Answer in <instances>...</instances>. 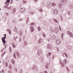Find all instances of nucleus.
<instances>
[{"instance_id":"obj_1","label":"nucleus","mask_w":73,"mask_h":73,"mask_svg":"<svg viewBox=\"0 0 73 73\" xmlns=\"http://www.w3.org/2000/svg\"><path fill=\"white\" fill-rule=\"evenodd\" d=\"M61 2H59L58 3V8L60 9H61L62 7V4H64L65 5L66 4V2H67V0H61Z\"/></svg>"},{"instance_id":"obj_2","label":"nucleus","mask_w":73,"mask_h":73,"mask_svg":"<svg viewBox=\"0 0 73 73\" xmlns=\"http://www.w3.org/2000/svg\"><path fill=\"white\" fill-rule=\"evenodd\" d=\"M50 32H54L56 33H58V30H59V28L58 27H56L55 28V29H53V28H50Z\"/></svg>"},{"instance_id":"obj_3","label":"nucleus","mask_w":73,"mask_h":73,"mask_svg":"<svg viewBox=\"0 0 73 73\" xmlns=\"http://www.w3.org/2000/svg\"><path fill=\"white\" fill-rule=\"evenodd\" d=\"M4 35L5 36L4 37H2V42L3 45L5 46V44H6V41L5 39L6 38V36H7V35L4 34Z\"/></svg>"},{"instance_id":"obj_4","label":"nucleus","mask_w":73,"mask_h":73,"mask_svg":"<svg viewBox=\"0 0 73 73\" xmlns=\"http://www.w3.org/2000/svg\"><path fill=\"white\" fill-rule=\"evenodd\" d=\"M16 55L17 57H20V55L19 54V53L18 52H16L15 53H14L13 54V56L14 58H16Z\"/></svg>"},{"instance_id":"obj_5","label":"nucleus","mask_w":73,"mask_h":73,"mask_svg":"<svg viewBox=\"0 0 73 73\" xmlns=\"http://www.w3.org/2000/svg\"><path fill=\"white\" fill-rule=\"evenodd\" d=\"M46 6L47 7L49 8H51V7H52V4L50 2H47L46 4Z\"/></svg>"},{"instance_id":"obj_6","label":"nucleus","mask_w":73,"mask_h":73,"mask_svg":"<svg viewBox=\"0 0 73 73\" xmlns=\"http://www.w3.org/2000/svg\"><path fill=\"white\" fill-rule=\"evenodd\" d=\"M47 48L48 49H52L53 48V47L52 45L50 44H48L47 45Z\"/></svg>"},{"instance_id":"obj_7","label":"nucleus","mask_w":73,"mask_h":73,"mask_svg":"<svg viewBox=\"0 0 73 73\" xmlns=\"http://www.w3.org/2000/svg\"><path fill=\"white\" fill-rule=\"evenodd\" d=\"M42 53V50L41 49H39L38 50V52L37 53V54L38 55V56H40V55L41 54V53Z\"/></svg>"},{"instance_id":"obj_8","label":"nucleus","mask_w":73,"mask_h":73,"mask_svg":"<svg viewBox=\"0 0 73 73\" xmlns=\"http://www.w3.org/2000/svg\"><path fill=\"white\" fill-rule=\"evenodd\" d=\"M68 33L69 35V36L71 37H73V34H72V32H70V31H68Z\"/></svg>"},{"instance_id":"obj_9","label":"nucleus","mask_w":73,"mask_h":73,"mask_svg":"<svg viewBox=\"0 0 73 73\" xmlns=\"http://www.w3.org/2000/svg\"><path fill=\"white\" fill-rule=\"evenodd\" d=\"M58 10L57 9H55L54 11V13L55 15L58 14Z\"/></svg>"},{"instance_id":"obj_10","label":"nucleus","mask_w":73,"mask_h":73,"mask_svg":"<svg viewBox=\"0 0 73 73\" xmlns=\"http://www.w3.org/2000/svg\"><path fill=\"white\" fill-rule=\"evenodd\" d=\"M60 42H61V41L59 39L57 40L56 41V43L57 45H59L60 44Z\"/></svg>"},{"instance_id":"obj_11","label":"nucleus","mask_w":73,"mask_h":73,"mask_svg":"<svg viewBox=\"0 0 73 73\" xmlns=\"http://www.w3.org/2000/svg\"><path fill=\"white\" fill-rule=\"evenodd\" d=\"M30 29L31 32H33L34 31V28L33 26H31L30 27Z\"/></svg>"},{"instance_id":"obj_12","label":"nucleus","mask_w":73,"mask_h":73,"mask_svg":"<svg viewBox=\"0 0 73 73\" xmlns=\"http://www.w3.org/2000/svg\"><path fill=\"white\" fill-rule=\"evenodd\" d=\"M25 9L24 8H21V9L20 12H24Z\"/></svg>"},{"instance_id":"obj_13","label":"nucleus","mask_w":73,"mask_h":73,"mask_svg":"<svg viewBox=\"0 0 73 73\" xmlns=\"http://www.w3.org/2000/svg\"><path fill=\"white\" fill-rule=\"evenodd\" d=\"M35 69V70H38V68L37 67L33 66L31 69L32 70H34Z\"/></svg>"},{"instance_id":"obj_14","label":"nucleus","mask_w":73,"mask_h":73,"mask_svg":"<svg viewBox=\"0 0 73 73\" xmlns=\"http://www.w3.org/2000/svg\"><path fill=\"white\" fill-rule=\"evenodd\" d=\"M52 38L53 40H56V39H57V38H56V36L54 35L52 36Z\"/></svg>"},{"instance_id":"obj_15","label":"nucleus","mask_w":73,"mask_h":73,"mask_svg":"<svg viewBox=\"0 0 73 73\" xmlns=\"http://www.w3.org/2000/svg\"><path fill=\"white\" fill-rule=\"evenodd\" d=\"M42 39L40 38L39 40L38 43L39 44H41V43H42Z\"/></svg>"},{"instance_id":"obj_16","label":"nucleus","mask_w":73,"mask_h":73,"mask_svg":"<svg viewBox=\"0 0 73 73\" xmlns=\"http://www.w3.org/2000/svg\"><path fill=\"white\" fill-rule=\"evenodd\" d=\"M3 7L5 8H6L7 9H11V7H9L7 5L4 6Z\"/></svg>"},{"instance_id":"obj_17","label":"nucleus","mask_w":73,"mask_h":73,"mask_svg":"<svg viewBox=\"0 0 73 73\" xmlns=\"http://www.w3.org/2000/svg\"><path fill=\"white\" fill-rule=\"evenodd\" d=\"M39 60L40 61V62H43V58H38Z\"/></svg>"},{"instance_id":"obj_18","label":"nucleus","mask_w":73,"mask_h":73,"mask_svg":"<svg viewBox=\"0 0 73 73\" xmlns=\"http://www.w3.org/2000/svg\"><path fill=\"white\" fill-rule=\"evenodd\" d=\"M60 64H61L62 67H64L65 66V65H64V63H62L61 61H60Z\"/></svg>"},{"instance_id":"obj_19","label":"nucleus","mask_w":73,"mask_h":73,"mask_svg":"<svg viewBox=\"0 0 73 73\" xmlns=\"http://www.w3.org/2000/svg\"><path fill=\"white\" fill-rule=\"evenodd\" d=\"M11 62H12V64H13L14 65L15 64V60L13 59H11Z\"/></svg>"},{"instance_id":"obj_20","label":"nucleus","mask_w":73,"mask_h":73,"mask_svg":"<svg viewBox=\"0 0 73 73\" xmlns=\"http://www.w3.org/2000/svg\"><path fill=\"white\" fill-rule=\"evenodd\" d=\"M69 7L70 9H72L73 8V5L70 4L69 5Z\"/></svg>"},{"instance_id":"obj_21","label":"nucleus","mask_w":73,"mask_h":73,"mask_svg":"<svg viewBox=\"0 0 73 73\" xmlns=\"http://www.w3.org/2000/svg\"><path fill=\"white\" fill-rule=\"evenodd\" d=\"M23 32H22V31H19V35L20 36H22L23 35Z\"/></svg>"},{"instance_id":"obj_22","label":"nucleus","mask_w":73,"mask_h":73,"mask_svg":"<svg viewBox=\"0 0 73 73\" xmlns=\"http://www.w3.org/2000/svg\"><path fill=\"white\" fill-rule=\"evenodd\" d=\"M52 5L54 7L56 5V3H55L54 2H52Z\"/></svg>"},{"instance_id":"obj_23","label":"nucleus","mask_w":73,"mask_h":73,"mask_svg":"<svg viewBox=\"0 0 73 73\" xmlns=\"http://www.w3.org/2000/svg\"><path fill=\"white\" fill-rule=\"evenodd\" d=\"M51 54V53L50 52H48V53L47 54V56L48 57V55L49 57H50V56Z\"/></svg>"},{"instance_id":"obj_24","label":"nucleus","mask_w":73,"mask_h":73,"mask_svg":"<svg viewBox=\"0 0 73 73\" xmlns=\"http://www.w3.org/2000/svg\"><path fill=\"white\" fill-rule=\"evenodd\" d=\"M63 61L64 62V64H66V59H65Z\"/></svg>"},{"instance_id":"obj_25","label":"nucleus","mask_w":73,"mask_h":73,"mask_svg":"<svg viewBox=\"0 0 73 73\" xmlns=\"http://www.w3.org/2000/svg\"><path fill=\"white\" fill-rule=\"evenodd\" d=\"M14 31H15L16 32V33H17V29H16V28L15 27L13 29Z\"/></svg>"},{"instance_id":"obj_26","label":"nucleus","mask_w":73,"mask_h":73,"mask_svg":"<svg viewBox=\"0 0 73 73\" xmlns=\"http://www.w3.org/2000/svg\"><path fill=\"white\" fill-rule=\"evenodd\" d=\"M50 40H51V38L50 37H49V38H48L47 39L48 42L50 41Z\"/></svg>"},{"instance_id":"obj_27","label":"nucleus","mask_w":73,"mask_h":73,"mask_svg":"<svg viewBox=\"0 0 73 73\" xmlns=\"http://www.w3.org/2000/svg\"><path fill=\"white\" fill-rule=\"evenodd\" d=\"M63 37H64V34H62L61 38H62V40L64 39V38H63Z\"/></svg>"},{"instance_id":"obj_28","label":"nucleus","mask_w":73,"mask_h":73,"mask_svg":"<svg viewBox=\"0 0 73 73\" xmlns=\"http://www.w3.org/2000/svg\"><path fill=\"white\" fill-rule=\"evenodd\" d=\"M67 48H69V49H70V48L71 47L70 46V45H68L67 46Z\"/></svg>"},{"instance_id":"obj_29","label":"nucleus","mask_w":73,"mask_h":73,"mask_svg":"<svg viewBox=\"0 0 73 73\" xmlns=\"http://www.w3.org/2000/svg\"><path fill=\"white\" fill-rule=\"evenodd\" d=\"M4 72H5V70L4 69H3L1 70V72L2 73H4Z\"/></svg>"},{"instance_id":"obj_30","label":"nucleus","mask_w":73,"mask_h":73,"mask_svg":"<svg viewBox=\"0 0 73 73\" xmlns=\"http://www.w3.org/2000/svg\"><path fill=\"white\" fill-rule=\"evenodd\" d=\"M38 31H40L41 28H40V27H38Z\"/></svg>"},{"instance_id":"obj_31","label":"nucleus","mask_w":73,"mask_h":73,"mask_svg":"<svg viewBox=\"0 0 73 73\" xmlns=\"http://www.w3.org/2000/svg\"><path fill=\"white\" fill-rule=\"evenodd\" d=\"M42 35L44 37H45L46 36V35H45V34L44 33L42 34Z\"/></svg>"},{"instance_id":"obj_32","label":"nucleus","mask_w":73,"mask_h":73,"mask_svg":"<svg viewBox=\"0 0 73 73\" xmlns=\"http://www.w3.org/2000/svg\"><path fill=\"white\" fill-rule=\"evenodd\" d=\"M15 12H16V9H14V10L13 11V13H15Z\"/></svg>"},{"instance_id":"obj_33","label":"nucleus","mask_w":73,"mask_h":73,"mask_svg":"<svg viewBox=\"0 0 73 73\" xmlns=\"http://www.w3.org/2000/svg\"><path fill=\"white\" fill-rule=\"evenodd\" d=\"M13 48H16V45H15V44H13Z\"/></svg>"},{"instance_id":"obj_34","label":"nucleus","mask_w":73,"mask_h":73,"mask_svg":"<svg viewBox=\"0 0 73 73\" xmlns=\"http://www.w3.org/2000/svg\"><path fill=\"white\" fill-rule=\"evenodd\" d=\"M64 54L65 55L66 57L67 58H68V55H67V54H66V53L64 52Z\"/></svg>"},{"instance_id":"obj_35","label":"nucleus","mask_w":73,"mask_h":73,"mask_svg":"<svg viewBox=\"0 0 73 73\" xmlns=\"http://www.w3.org/2000/svg\"><path fill=\"white\" fill-rule=\"evenodd\" d=\"M5 14L6 16H8V15H9V14L8 13H5Z\"/></svg>"},{"instance_id":"obj_36","label":"nucleus","mask_w":73,"mask_h":73,"mask_svg":"<svg viewBox=\"0 0 73 73\" xmlns=\"http://www.w3.org/2000/svg\"><path fill=\"white\" fill-rule=\"evenodd\" d=\"M54 21L55 23H58V21L56 19H55L54 20Z\"/></svg>"},{"instance_id":"obj_37","label":"nucleus","mask_w":73,"mask_h":73,"mask_svg":"<svg viewBox=\"0 0 73 73\" xmlns=\"http://www.w3.org/2000/svg\"><path fill=\"white\" fill-rule=\"evenodd\" d=\"M6 1L7 3H8L10 2V0H7V1Z\"/></svg>"},{"instance_id":"obj_38","label":"nucleus","mask_w":73,"mask_h":73,"mask_svg":"<svg viewBox=\"0 0 73 73\" xmlns=\"http://www.w3.org/2000/svg\"><path fill=\"white\" fill-rule=\"evenodd\" d=\"M30 13L31 14V15H33V14H34V13L32 12H30Z\"/></svg>"},{"instance_id":"obj_39","label":"nucleus","mask_w":73,"mask_h":73,"mask_svg":"<svg viewBox=\"0 0 73 73\" xmlns=\"http://www.w3.org/2000/svg\"><path fill=\"white\" fill-rule=\"evenodd\" d=\"M27 23H29V19H27Z\"/></svg>"},{"instance_id":"obj_40","label":"nucleus","mask_w":73,"mask_h":73,"mask_svg":"<svg viewBox=\"0 0 73 73\" xmlns=\"http://www.w3.org/2000/svg\"><path fill=\"white\" fill-rule=\"evenodd\" d=\"M43 11V10L42 9H41L40 10H38V11H40V12H42Z\"/></svg>"},{"instance_id":"obj_41","label":"nucleus","mask_w":73,"mask_h":73,"mask_svg":"<svg viewBox=\"0 0 73 73\" xmlns=\"http://www.w3.org/2000/svg\"><path fill=\"white\" fill-rule=\"evenodd\" d=\"M12 72L11 70L8 71V73H12Z\"/></svg>"},{"instance_id":"obj_42","label":"nucleus","mask_w":73,"mask_h":73,"mask_svg":"<svg viewBox=\"0 0 73 73\" xmlns=\"http://www.w3.org/2000/svg\"><path fill=\"white\" fill-rule=\"evenodd\" d=\"M45 67L46 68H49V67H48V66L47 65H46L45 66Z\"/></svg>"},{"instance_id":"obj_43","label":"nucleus","mask_w":73,"mask_h":73,"mask_svg":"<svg viewBox=\"0 0 73 73\" xmlns=\"http://www.w3.org/2000/svg\"><path fill=\"white\" fill-rule=\"evenodd\" d=\"M19 21H23V19L21 18V19H19Z\"/></svg>"},{"instance_id":"obj_44","label":"nucleus","mask_w":73,"mask_h":73,"mask_svg":"<svg viewBox=\"0 0 73 73\" xmlns=\"http://www.w3.org/2000/svg\"><path fill=\"white\" fill-rule=\"evenodd\" d=\"M27 44V42L25 41V45H26Z\"/></svg>"},{"instance_id":"obj_45","label":"nucleus","mask_w":73,"mask_h":73,"mask_svg":"<svg viewBox=\"0 0 73 73\" xmlns=\"http://www.w3.org/2000/svg\"><path fill=\"white\" fill-rule=\"evenodd\" d=\"M44 73H48V72L46 71H44Z\"/></svg>"},{"instance_id":"obj_46","label":"nucleus","mask_w":73,"mask_h":73,"mask_svg":"<svg viewBox=\"0 0 73 73\" xmlns=\"http://www.w3.org/2000/svg\"><path fill=\"white\" fill-rule=\"evenodd\" d=\"M23 2L24 3H26V1H25V0H23Z\"/></svg>"},{"instance_id":"obj_47","label":"nucleus","mask_w":73,"mask_h":73,"mask_svg":"<svg viewBox=\"0 0 73 73\" xmlns=\"http://www.w3.org/2000/svg\"><path fill=\"white\" fill-rule=\"evenodd\" d=\"M34 24H35L34 23H31L30 25H34Z\"/></svg>"},{"instance_id":"obj_48","label":"nucleus","mask_w":73,"mask_h":73,"mask_svg":"<svg viewBox=\"0 0 73 73\" xmlns=\"http://www.w3.org/2000/svg\"><path fill=\"white\" fill-rule=\"evenodd\" d=\"M56 49H57V50L58 52L59 51V49H58V48H56Z\"/></svg>"},{"instance_id":"obj_49","label":"nucleus","mask_w":73,"mask_h":73,"mask_svg":"<svg viewBox=\"0 0 73 73\" xmlns=\"http://www.w3.org/2000/svg\"><path fill=\"white\" fill-rule=\"evenodd\" d=\"M59 27L60 30V31H61V27H60V26H59Z\"/></svg>"},{"instance_id":"obj_50","label":"nucleus","mask_w":73,"mask_h":73,"mask_svg":"<svg viewBox=\"0 0 73 73\" xmlns=\"http://www.w3.org/2000/svg\"><path fill=\"white\" fill-rule=\"evenodd\" d=\"M12 3H13V2H12V1H11V2L10 3V4H12Z\"/></svg>"},{"instance_id":"obj_51","label":"nucleus","mask_w":73,"mask_h":73,"mask_svg":"<svg viewBox=\"0 0 73 73\" xmlns=\"http://www.w3.org/2000/svg\"><path fill=\"white\" fill-rule=\"evenodd\" d=\"M7 2H5V5H7Z\"/></svg>"},{"instance_id":"obj_52","label":"nucleus","mask_w":73,"mask_h":73,"mask_svg":"<svg viewBox=\"0 0 73 73\" xmlns=\"http://www.w3.org/2000/svg\"><path fill=\"white\" fill-rule=\"evenodd\" d=\"M10 66H11L10 69H11L12 68V66L11 65V64H10Z\"/></svg>"},{"instance_id":"obj_53","label":"nucleus","mask_w":73,"mask_h":73,"mask_svg":"<svg viewBox=\"0 0 73 73\" xmlns=\"http://www.w3.org/2000/svg\"><path fill=\"white\" fill-rule=\"evenodd\" d=\"M38 0H35L34 1L35 2H36V1H37Z\"/></svg>"},{"instance_id":"obj_54","label":"nucleus","mask_w":73,"mask_h":73,"mask_svg":"<svg viewBox=\"0 0 73 73\" xmlns=\"http://www.w3.org/2000/svg\"><path fill=\"white\" fill-rule=\"evenodd\" d=\"M33 49H34V50H36V48H35V47Z\"/></svg>"},{"instance_id":"obj_55","label":"nucleus","mask_w":73,"mask_h":73,"mask_svg":"<svg viewBox=\"0 0 73 73\" xmlns=\"http://www.w3.org/2000/svg\"><path fill=\"white\" fill-rule=\"evenodd\" d=\"M53 58H54V56H53V57H52V59H53Z\"/></svg>"},{"instance_id":"obj_56","label":"nucleus","mask_w":73,"mask_h":73,"mask_svg":"<svg viewBox=\"0 0 73 73\" xmlns=\"http://www.w3.org/2000/svg\"><path fill=\"white\" fill-rule=\"evenodd\" d=\"M19 41H21V38H20V40H19Z\"/></svg>"},{"instance_id":"obj_57","label":"nucleus","mask_w":73,"mask_h":73,"mask_svg":"<svg viewBox=\"0 0 73 73\" xmlns=\"http://www.w3.org/2000/svg\"><path fill=\"white\" fill-rule=\"evenodd\" d=\"M6 66H8V64H7L6 63Z\"/></svg>"},{"instance_id":"obj_58","label":"nucleus","mask_w":73,"mask_h":73,"mask_svg":"<svg viewBox=\"0 0 73 73\" xmlns=\"http://www.w3.org/2000/svg\"><path fill=\"white\" fill-rule=\"evenodd\" d=\"M15 70H16V71H17V69L16 68H15Z\"/></svg>"},{"instance_id":"obj_59","label":"nucleus","mask_w":73,"mask_h":73,"mask_svg":"<svg viewBox=\"0 0 73 73\" xmlns=\"http://www.w3.org/2000/svg\"><path fill=\"white\" fill-rule=\"evenodd\" d=\"M1 8H0V11H1Z\"/></svg>"},{"instance_id":"obj_60","label":"nucleus","mask_w":73,"mask_h":73,"mask_svg":"<svg viewBox=\"0 0 73 73\" xmlns=\"http://www.w3.org/2000/svg\"><path fill=\"white\" fill-rule=\"evenodd\" d=\"M10 52H11V50H10Z\"/></svg>"},{"instance_id":"obj_61","label":"nucleus","mask_w":73,"mask_h":73,"mask_svg":"<svg viewBox=\"0 0 73 73\" xmlns=\"http://www.w3.org/2000/svg\"><path fill=\"white\" fill-rule=\"evenodd\" d=\"M1 63V60H0V63Z\"/></svg>"},{"instance_id":"obj_62","label":"nucleus","mask_w":73,"mask_h":73,"mask_svg":"<svg viewBox=\"0 0 73 73\" xmlns=\"http://www.w3.org/2000/svg\"><path fill=\"white\" fill-rule=\"evenodd\" d=\"M14 23H15V21H14V22H13Z\"/></svg>"},{"instance_id":"obj_63","label":"nucleus","mask_w":73,"mask_h":73,"mask_svg":"<svg viewBox=\"0 0 73 73\" xmlns=\"http://www.w3.org/2000/svg\"><path fill=\"white\" fill-rule=\"evenodd\" d=\"M10 50H11V47H10Z\"/></svg>"},{"instance_id":"obj_64","label":"nucleus","mask_w":73,"mask_h":73,"mask_svg":"<svg viewBox=\"0 0 73 73\" xmlns=\"http://www.w3.org/2000/svg\"><path fill=\"white\" fill-rule=\"evenodd\" d=\"M50 73H52V72H51Z\"/></svg>"}]
</instances>
